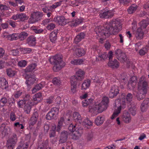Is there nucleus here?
Wrapping results in <instances>:
<instances>
[{"instance_id": "obj_1", "label": "nucleus", "mask_w": 149, "mask_h": 149, "mask_svg": "<svg viewBox=\"0 0 149 149\" xmlns=\"http://www.w3.org/2000/svg\"><path fill=\"white\" fill-rule=\"evenodd\" d=\"M121 23L116 19H113L109 23L106 24L104 27L102 26L96 27L95 31L99 37L106 38L109 37L111 34L117 33L121 30Z\"/></svg>"}, {"instance_id": "obj_2", "label": "nucleus", "mask_w": 149, "mask_h": 149, "mask_svg": "<svg viewBox=\"0 0 149 149\" xmlns=\"http://www.w3.org/2000/svg\"><path fill=\"white\" fill-rule=\"evenodd\" d=\"M62 56L56 54L49 58L48 60L50 63L53 65V70L57 72L60 70L65 65V63L63 61Z\"/></svg>"}, {"instance_id": "obj_3", "label": "nucleus", "mask_w": 149, "mask_h": 149, "mask_svg": "<svg viewBox=\"0 0 149 149\" xmlns=\"http://www.w3.org/2000/svg\"><path fill=\"white\" fill-rule=\"evenodd\" d=\"M109 99L108 97H104L101 102L99 104H96L93 109L95 110H97L99 113H101L106 110L108 106Z\"/></svg>"}, {"instance_id": "obj_4", "label": "nucleus", "mask_w": 149, "mask_h": 149, "mask_svg": "<svg viewBox=\"0 0 149 149\" xmlns=\"http://www.w3.org/2000/svg\"><path fill=\"white\" fill-rule=\"evenodd\" d=\"M43 16V13L39 11L33 12L29 20L30 24H33L40 20Z\"/></svg>"}, {"instance_id": "obj_5", "label": "nucleus", "mask_w": 149, "mask_h": 149, "mask_svg": "<svg viewBox=\"0 0 149 149\" xmlns=\"http://www.w3.org/2000/svg\"><path fill=\"white\" fill-rule=\"evenodd\" d=\"M85 76V72L82 70L80 69L76 71V75L71 77L70 79L77 81L83 79Z\"/></svg>"}, {"instance_id": "obj_6", "label": "nucleus", "mask_w": 149, "mask_h": 149, "mask_svg": "<svg viewBox=\"0 0 149 149\" xmlns=\"http://www.w3.org/2000/svg\"><path fill=\"white\" fill-rule=\"evenodd\" d=\"M54 21L58 24L59 25L64 26L69 23L70 20L69 19H65L64 16H60L55 17L54 18Z\"/></svg>"}, {"instance_id": "obj_7", "label": "nucleus", "mask_w": 149, "mask_h": 149, "mask_svg": "<svg viewBox=\"0 0 149 149\" xmlns=\"http://www.w3.org/2000/svg\"><path fill=\"white\" fill-rule=\"evenodd\" d=\"M26 80L25 83L28 87H29L33 85L36 80V78L34 74L27 75L26 76Z\"/></svg>"}, {"instance_id": "obj_8", "label": "nucleus", "mask_w": 149, "mask_h": 149, "mask_svg": "<svg viewBox=\"0 0 149 149\" xmlns=\"http://www.w3.org/2000/svg\"><path fill=\"white\" fill-rule=\"evenodd\" d=\"M119 93L118 87L114 85L111 86L109 90V96L110 98H113L115 97Z\"/></svg>"}, {"instance_id": "obj_9", "label": "nucleus", "mask_w": 149, "mask_h": 149, "mask_svg": "<svg viewBox=\"0 0 149 149\" xmlns=\"http://www.w3.org/2000/svg\"><path fill=\"white\" fill-rule=\"evenodd\" d=\"M113 13L111 10H104L100 13L99 16L102 18H111L113 15Z\"/></svg>"}, {"instance_id": "obj_10", "label": "nucleus", "mask_w": 149, "mask_h": 149, "mask_svg": "<svg viewBox=\"0 0 149 149\" xmlns=\"http://www.w3.org/2000/svg\"><path fill=\"white\" fill-rule=\"evenodd\" d=\"M73 131L72 134V138L77 140L80 137L83 133L82 129L81 127L78 128Z\"/></svg>"}, {"instance_id": "obj_11", "label": "nucleus", "mask_w": 149, "mask_h": 149, "mask_svg": "<svg viewBox=\"0 0 149 149\" xmlns=\"http://www.w3.org/2000/svg\"><path fill=\"white\" fill-rule=\"evenodd\" d=\"M137 82V78L136 76L132 77L128 81L127 87L129 89H133L136 85Z\"/></svg>"}, {"instance_id": "obj_12", "label": "nucleus", "mask_w": 149, "mask_h": 149, "mask_svg": "<svg viewBox=\"0 0 149 149\" xmlns=\"http://www.w3.org/2000/svg\"><path fill=\"white\" fill-rule=\"evenodd\" d=\"M69 135V133L67 131H63L62 132L60 136V143H65L67 141Z\"/></svg>"}, {"instance_id": "obj_13", "label": "nucleus", "mask_w": 149, "mask_h": 149, "mask_svg": "<svg viewBox=\"0 0 149 149\" xmlns=\"http://www.w3.org/2000/svg\"><path fill=\"white\" fill-rule=\"evenodd\" d=\"M134 33L135 37L137 40H141L143 38L144 35V32L141 28H138L136 31Z\"/></svg>"}, {"instance_id": "obj_14", "label": "nucleus", "mask_w": 149, "mask_h": 149, "mask_svg": "<svg viewBox=\"0 0 149 149\" xmlns=\"http://www.w3.org/2000/svg\"><path fill=\"white\" fill-rule=\"evenodd\" d=\"M26 42L30 46H35L36 43V37L33 35L29 36L26 39Z\"/></svg>"}, {"instance_id": "obj_15", "label": "nucleus", "mask_w": 149, "mask_h": 149, "mask_svg": "<svg viewBox=\"0 0 149 149\" xmlns=\"http://www.w3.org/2000/svg\"><path fill=\"white\" fill-rule=\"evenodd\" d=\"M149 106V100L148 99H145L142 103L141 106V110L142 112H145L147 110Z\"/></svg>"}, {"instance_id": "obj_16", "label": "nucleus", "mask_w": 149, "mask_h": 149, "mask_svg": "<svg viewBox=\"0 0 149 149\" xmlns=\"http://www.w3.org/2000/svg\"><path fill=\"white\" fill-rule=\"evenodd\" d=\"M34 103L32 101L27 102V104L24 107V112L27 114L29 113L31 108V106L34 105Z\"/></svg>"}, {"instance_id": "obj_17", "label": "nucleus", "mask_w": 149, "mask_h": 149, "mask_svg": "<svg viewBox=\"0 0 149 149\" xmlns=\"http://www.w3.org/2000/svg\"><path fill=\"white\" fill-rule=\"evenodd\" d=\"M122 118L125 123H129L131 120V118L130 113L127 112H124L122 116Z\"/></svg>"}, {"instance_id": "obj_18", "label": "nucleus", "mask_w": 149, "mask_h": 149, "mask_svg": "<svg viewBox=\"0 0 149 149\" xmlns=\"http://www.w3.org/2000/svg\"><path fill=\"white\" fill-rule=\"evenodd\" d=\"M58 33V30H54L50 34L49 38L50 41L52 43H55L57 39V34Z\"/></svg>"}, {"instance_id": "obj_19", "label": "nucleus", "mask_w": 149, "mask_h": 149, "mask_svg": "<svg viewBox=\"0 0 149 149\" xmlns=\"http://www.w3.org/2000/svg\"><path fill=\"white\" fill-rule=\"evenodd\" d=\"M148 87V82L145 80H144L143 77H141L138 83V87L147 88Z\"/></svg>"}, {"instance_id": "obj_20", "label": "nucleus", "mask_w": 149, "mask_h": 149, "mask_svg": "<svg viewBox=\"0 0 149 149\" xmlns=\"http://www.w3.org/2000/svg\"><path fill=\"white\" fill-rule=\"evenodd\" d=\"M108 65L112 68H117L119 66V64L117 60L114 59L113 61H109Z\"/></svg>"}, {"instance_id": "obj_21", "label": "nucleus", "mask_w": 149, "mask_h": 149, "mask_svg": "<svg viewBox=\"0 0 149 149\" xmlns=\"http://www.w3.org/2000/svg\"><path fill=\"white\" fill-rule=\"evenodd\" d=\"M85 34L83 32H81L78 34L75 37L74 40V42L76 44L81 41L82 39L84 38Z\"/></svg>"}, {"instance_id": "obj_22", "label": "nucleus", "mask_w": 149, "mask_h": 149, "mask_svg": "<svg viewBox=\"0 0 149 149\" xmlns=\"http://www.w3.org/2000/svg\"><path fill=\"white\" fill-rule=\"evenodd\" d=\"M149 24V18H146L141 21L139 23L140 27L142 29H145Z\"/></svg>"}, {"instance_id": "obj_23", "label": "nucleus", "mask_w": 149, "mask_h": 149, "mask_svg": "<svg viewBox=\"0 0 149 149\" xmlns=\"http://www.w3.org/2000/svg\"><path fill=\"white\" fill-rule=\"evenodd\" d=\"M105 120L104 117L102 116H97L95 120V123L97 126H100L103 123Z\"/></svg>"}, {"instance_id": "obj_24", "label": "nucleus", "mask_w": 149, "mask_h": 149, "mask_svg": "<svg viewBox=\"0 0 149 149\" xmlns=\"http://www.w3.org/2000/svg\"><path fill=\"white\" fill-rule=\"evenodd\" d=\"M73 118L75 122H78L80 123L82 122V118L78 112H74L73 114Z\"/></svg>"}, {"instance_id": "obj_25", "label": "nucleus", "mask_w": 149, "mask_h": 149, "mask_svg": "<svg viewBox=\"0 0 149 149\" xmlns=\"http://www.w3.org/2000/svg\"><path fill=\"white\" fill-rule=\"evenodd\" d=\"M7 38L8 40L11 41L16 40L20 39L19 33H13L12 34L8 35Z\"/></svg>"}, {"instance_id": "obj_26", "label": "nucleus", "mask_w": 149, "mask_h": 149, "mask_svg": "<svg viewBox=\"0 0 149 149\" xmlns=\"http://www.w3.org/2000/svg\"><path fill=\"white\" fill-rule=\"evenodd\" d=\"M0 86L2 88L5 89L8 86V82L3 78L0 77Z\"/></svg>"}, {"instance_id": "obj_27", "label": "nucleus", "mask_w": 149, "mask_h": 149, "mask_svg": "<svg viewBox=\"0 0 149 149\" xmlns=\"http://www.w3.org/2000/svg\"><path fill=\"white\" fill-rule=\"evenodd\" d=\"M37 65L36 63H32L29 65L25 69V72H32L34 70Z\"/></svg>"}, {"instance_id": "obj_28", "label": "nucleus", "mask_w": 149, "mask_h": 149, "mask_svg": "<svg viewBox=\"0 0 149 149\" xmlns=\"http://www.w3.org/2000/svg\"><path fill=\"white\" fill-rule=\"evenodd\" d=\"M131 107L129 108V110L130 113L133 116H134L136 114L137 108L134 104L130 105Z\"/></svg>"}, {"instance_id": "obj_29", "label": "nucleus", "mask_w": 149, "mask_h": 149, "mask_svg": "<svg viewBox=\"0 0 149 149\" xmlns=\"http://www.w3.org/2000/svg\"><path fill=\"white\" fill-rule=\"evenodd\" d=\"M70 81L71 84V90L72 92L74 93L77 91V82L74 80L70 79Z\"/></svg>"}, {"instance_id": "obj_30", "label": "nucleus", "mask_w": 149, "mask_h": 149, "mask_svg": "<svg viewBox=\"0 0 149 149\" xmlns=\"http://www.w3.org/2000/svg\"><path fill=\"white\" fill-rule=\"evenodd\" d=\"M48 140L46 139L42 141L39 142L38 143V146L42 148L46 149L48 145Z\"/></svg>"}, {"instance_id": "obj_31", "label": "nucleus", "mask_w": 149, "mask_h": 149, "mask_svg": "<svg viewBox=\"0 0 149 149\" xmlns=\"http://www.w3.org/2000/svg\"><path fill=\"white\" fill-rule=\"evenodd\" d=\"M91 84L90 80L89 79L85 80L84 81L81 86L82 90H86L88 88Z\"/></svg>"}, {"instance_id": "obj_32", "label": "nucleus", "mask_w": 149, "mask_h": 149, "mask_svg": "<svg viewBox=\"0 0 149 149\" xmlns=\"http://www.w3.org/2000/svg\"><path fill=\"white\" fill-rule=\"evenodd\" d=\"M8 142L16 144L17 141V137L16 134L13 133L11 137L7 141Z\"/></svg>"}, {"instance_id": "obj_33", "label": "nucleus", "mask_w": 149, "mask_h": 149, "mask_svg": "<svg viewBox=\"0 0 149 149\" xmlns=\"http://www.w3.org/2000/svg\"><path fill=\"white\" fill-rule=\"evenodd\" d=\"M137 6L134 4H132L127 9L129 14H131L134 13L137 9Z\"/></svg>"}, {"instance_id": "obj_34", "label": "nucleus", "mask_w": 149, "mask_h": 149, "mask_svg": "<svg viewBox=\"0 0 149 149\" xmlns=\"http://www.w3.org/2000/svg\"><path fill=\"white\" fill-rule=\"evenodd\" d=\"M6 73L7 75L10 77H13L16 74V72L15 70L10 68L6 69Z\"/></svg>"}, {"instance_id": "obj_35", "label": "nucleus", "mask_w": 149, "mask_h": 149, "mask_svg": "<svg viewBox=\"0 0 149 149\" xmlns=\"http://www.w3.org/2000/svg\"><path fill=\"white\" fill-rule=\"evenodd\" d=\"M75 52L77 55L79 56H83L85 55L86 53L85 51L81 48L76 49Z\"/></svg>"}, {"instance_id": "obj_36", "label": "nucleus", "mask_w": 149, "mask_h": 149, "mask_svg": "<svg viewBox=\"0 0 149 149\" xmlns=\"http://www.w3.org/2000/svg\"><path fill=\"white\" fill-rule=\"evenodd\" d=\"M134 95L136 96L137 99L139 100H140L144 98L146 95L143 93H139V91H138L137 92L134 93Z\"/></svg>"}, {"instance_id": "obj_37", "label": "nucleus", "mask_w": 149, "mask_h": 149, "mask_svg": "<svg viewBox=\"0 0 149 149\" xmlns=\"http://www.w3.org/2000/svg\"><path fill=\"white\" fill-rule=\"evenodd\" d=\"M93 102L92 99H87L83 100L82 101V105L83 107H85L91 104Z\"/></svg>"}, {"instance_id": "obj_38", "label": "nucleus", "mask_w": 149, "mask_h": 149, "mask_svg": "<svg viewBox=\"0 0 149 149\" xmlns=\"http://www.w3.org/2000/svg\"><path fill=\"white\" fill-rule=\"evenodd\" d=\"M43 87V85L41 83H39L37 84L32 90L33 93H35L37 91H39Z\"/></svg>"}, {"instance_id": "obj_39", "label": "nucleus", "mask_w": 149, "mask_h": 149, "mask_svg": "<svg viewBox=\"0 0 149 149\" xmlns=\"http://www.w3.org/2000/svg\"><path fill=\"white\" fill-rule=\"evenodd\" d=\"M133 96L132 95L131 93H128L127 96L126 100L127 103L130 105L134 104L132 102Z\"/></svg>"}, {"instance_id": "obj_40", "label": "nucleus", "mask_w": 149, "mask_h": 149, "mask_svg": "<svg viewBox=\"0 0 149 149\" xmlns=\"http://www.w3.org/2000/svg\"><path fill=\"white\" fill-rule=\"evenodd\" d=\"M83 61L82 59H73L70 62V63L73 65H80L82 63Z\"/></svg>"}, {"instance_id": "obj_41", "label": "nucleus", "mask_w": 149, "mask_h": 149, "mask_svg": "<svg viewBox=\"0 0 149 149\" xmlns=\"http://www.w3.org/2000/svg\"><path fill=\"white\" fill-rule=\"evenodd\" d=\"M52 83L55 85H60L61 83L60 78L58 77L54 78L52 80Z\"/></svg>"}, {"instance_id": "obj_42", "label": "nucleus", "mask_w": 149, "mask_h": 149, "mask_svg": "<svg viewBox=\"0 0 149 149\" xmlns=\"http://www.w3.org/2000/svg\"><path fill=\"white\" fill-rule=\"evenodd\" d=\"M118 1L121 5L126 6L128 5L130 3L132 2V0H118Z\"/></svg>"}, {"instance_id": "obj_43", "label": "nucleus", "mask_w": 149, "mask_h": 149, "mask_svg": "<svg viewBox=\"0 0 149 149\" xmlns=\"http://www.w3.org/2000/svg\"><path fill=\"white\" fill-rule=\"evenodd\" d=\"M8 101V99L5 97L2 98L0 100V106L4 107L7 103Z\"/></svg>"}, {"instance_id": "obj_44", "label": "nucleus", "mask_w": 149, "mask_h": 149, "mask_svg": "<svg viewBox=\"0 0 149 149\" xmlns=\"http://www.w3.org/2000/svg\"><path fill=\"white\" fill-rule=\"evenodd\" d=\"M56 126H53L52 130H50L49 133V136L50 138L54 137L56 136Z\"/></svg>"}, {"instance_id": "obj_45", "label": "nucleus", "mask_w": 149, "mask_h": 149, "mask_svg": "<svg viewBox=\"0 0 149 149\" xmlns=\"http://www.w3.org/2000/svg\"><path fill=\"white\" fill-rule=\"evenodd\" d=\"M55 117L51 111H49L46 115V118L48 120L53 119Z\"/></svg>"}, {"instance_id": "obj_46", "label": "nucleus", "mask_w": 149, "mask_h": 149, "mask_svg": "<svg viewBox=\"0 0 149 149\" xmlns=\"http://www.w3.org/2000/svg\"><path fill=\"white\" fill-rule=\"evenodd\" d=\"M138 91H139V93L146 95L147 93V88L138 87Z\"/></svg>"}, {"instance_id": "obj_47", "label": "nucleus", "mask_w": 149, "mask_h": 149, "mask_svg": "<svg viewBox=\"0 0 149 149\" xmlns=\"http://www.w3.org/2000/svg\"><path fill=\"white\" fill-rule=\"evenodd\" d=\"M77 124H75L74 125L71 124L68 127V129L70 131L72 132V133H73V131H74L75 130H76V129H77Z\"/></svg>"}, {"instance_id": "obj_48", "label": "nucleus", "mask_w": 149, "mask_h": 149, "mask_svg": "<svg viewBox=\"0 0 149 149\" xmlns=\"http://www.w3.org/2000/svg\"><path fill=\"white\" fill-rule=\"evenodd\" d=\"M147 52V48L146 47H143L139 50V53L140 55L143 56L145 55Z\"/></svg>"}, {"instance_id": "obj_49", "label": "nucleus", "mask_w": 149, "mask_h": 149, "mask_svg": "<svg viewBox=\"0 0 149 149\" xmlns=\"http://www.w3.org/2000/svg\"><path fill=\"white\" fill-rule=\"evenodd\" d=\"M118 60L121 61H125L127 59L126 56V54L124 53H123L118 57V58H117Z\"/></svg>"}, {"instance_id": "obj_50", "label": "nucleus", "mask_w": 149, "mask_h": 149, "mask_svg": "<svg viewBox=\"0 0 149 149\" xmlns=\"http://www.w3.org/2000/svg\"><path fill=\"white\" fill-rule=\"evenodd\" d=\"M20 39L21 40H24L28 35V34L25 32L23 31L19 33Z\"/></svg>"}, {"instance_id": "obj_51", "label": "nucleus", "mask_w": 149, "mask_h": 149, "mask_svg": "<svg viewBox=\"0 0 149 149\" xmlns=\"http://www.w3.org/2000/svg\"><path fill=\"white\" fill-rule=\"evenodd\" d=\"M19 19L21 21H24V20L27 19H28V17H27L26 15L24 13H21L19 14Z\"/></svg>"}, {"instance_id": "obj_52", "label": "nucleus", "mask_w": 149, "mask_h": 149, "mask_svg": "<svg viewBox=\"0 0 149 149\" xmlns=\"http://www.w3.org/2000/svg\"><path fill=\"white\" fill-rule=\"evenodd\" d=\"M99 57L101 58L100 60H104L108 57V54L106 52H104L102 54L100 55Z\"/></svg>"}, {"instance_id": "obj_53", "label": "nucleus", "mask_w": 149, "mask_h": 149, "mask_svg": "<svg viewBox=\"0 0 149 149\" xmlns=\"http://www.w3.org/2000/svg\"><path fill=\"white\" fill-rule=\"evenodd\" d=\"M8 102L7 103L8 104V106L11 107L12 104L15 103V100L13 97H10L8 99Z\"/></svg>"}, {"instance_id": "obj_54", "label": "nucleus", "mask_w": 149, "mask_h": 149, "mask_svg": "<svg viewBox=\"0 0 149 149\" xmlns=\"http://www.w3.org/2000/svg\"><path fill=\"white\" fill-rule=\"evenodd\" d=\"M54 100V96H51L46 100V102L47 104H50L53 102Z\"/></svg>"}, {"instance_id": "obj_55", "label": "nucleus", "mask_w": 149, "mask_h": 149, "mask_svg": "<svg viewBox=\"0 0 149 149\" xmlns=\"http://www.w3.org/2000/svg\"><path fill=\"white\" fill-rule=\"evenodd\" d=\"M27 64L26 61L24 60H22L19 61L18 63L19 66L21 67H24L26 66Z\"/></svg>"}, {"instance_id": "obj_56", "label": "nucleus", "mask_w": 149, "mask_h": 149, "mask_svg": "<svg viewBox=\"0 0 149 149\" xmlns=\"http://www.w3.org/2000/svg\"><path fill=\"white\" fill-rule=\"evenodd\" d=\"M56 26V25L54 24L51 23H50L47 26L46 28L48 30H51L53 29Z\"/></svg>"}, {"instance_id": "obj_57", "label": "nucleus", "mask_w": 149, "mask_h": 149, "mask_svg": "<svg viewBox=\"0 0 149 149\" xmlns=\"http://www.w3.org/2000/svg\"><path fill=\"white\" fill-rule=\"evenodd\" d=\"M94 138V135L92 132L89 133L87 137V139L88 141H92L93 139Z\"/></svg>"}, {"instance_id": "obj_58", "label": "nucleus", "mask_w": 149, "mask_h": 149, "mask_svg": "<svg viewBox=\"0 0 149 149\" xmlns=\"http://www.w3.org/2000/svg\"><path fill=\"white\" fill-rule=\"evenodd\" d=\"M51 111L56 117V115L58 114L59 109L56 107H53Z\"/></svg>"}, {"instance_id": "obj_59", "label": "nucleus", "mask_w": 149, "mask_h": 149, "mask_svg": "<svg viewBox=\"0 0 149 149\" xmlns=\"http://www.w3.org/2000/svg\"><path fill=\"white\" fill-rule=\"evenodd\" d=\"M9 8L7 7L6 5L0 4V10L2 11L8 10Z\"/></svg>"}, {"instance_id": "obj_60", "label": "nucleus", "mask_w": 149, "mask_h": 149, "mask_svg": "<svg viewBox=\"0 0 149 149\" xmlns=\"http://www.w3.org/2000/svg\"><path fill=\"white\" fill-rule=\"evenodd\" d=\"M29 142H26L23 144H20L18 146H21V149L22 148L23 149H27L29 147Z\"/></svg>"}, {"instance_id": "obj_61", "label": "nucleus", "mask_w": 149, "mask_h": 149, "mask_svg": "<svg viewBox=\"0 0 149 149\" xmlns=\"http://www.w3.org/2000/svg\"><path fill=\"white\" fill-rule=\"evenodd\" d=\"M10 120L12 121H14L16 119V116L15 114L13 112H11L10 115Z\"/></svg>"}, {"instance_id": "obj_62", "label": "nucleus", "mask_w": 149, "mask_h": 149, "mask_svg": "<svg viewBox=\"0 0 149 149\" xmlns=\"http://www.w3.org/2000/svg\"><path fill=\"white\" fill-rule=\"evenodd\" d=\"M38 119L34 118L33 117H31V118L30 122V124L31 125H34L37 122Z\"/></svg>"}, {"instance_id": "obj_63", "label": "nucleus", "mask_w": 149, "mask_h": 149, "mask_svg": "<svg viewBox=\"0 0 149 149\" xmlns=\"http://www.w3.org/2000/svg\"><path fill=\"white\" fill-rule=\"evenodd\" d=\"M122 51L119 49H118L115 51V54L117 58H118V57L122 53Z\"/></svg>"}, {"instance_id": "obj_64", "label": "nucleus", "mask_w": 149, "mask_h": 149, "mask_svg": "<svg viewBox=\"0 0 149 149\" xmlns=\"http://www.w3.org/2000/svg\"><path fill=\"white\" fill-rule=\"evenodd\" d=\"M11 54L14 56H17L19 53V52L17 49H14L11 51Z\"/></svg>"}]
</instances>
